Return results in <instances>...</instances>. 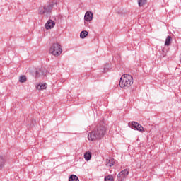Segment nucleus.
<instances>
[{"label": "nucleus", "instance_id": "2eb2a0df", "mask_svg": "<svg viewBox=\"0 0 181 181\" xmlns=\"http://www.w3.org/2000/svg\"><path fill=\"white\" fill-rule=\"evenodd\" d=\"M171 42H172V37L168 35L165 40V46H169Z\"/></svg>", "mask_w": 181, "mask_h": 181}, {"label": "nucleus", "instance_id": "423d86ee", "mask_svg": "<svg viewBox=\"0 0 181 181\" xmlns=\"http://www.w3.org/2000/svg\"><path fill=\"white\" fill-rule=\"evenodd\" d=\"M132 128L136 129V131H139V132H144V127L136 122H132Z\"/></svg>", "mask_w": 181, "mask_h": 181}, {"label": "nucleus", "instance_id": "4be33fe9", "mask_svg": "<svg viewBox=\"0 0 181 181\" xmlns=\"http://www.w3.org/2000/svg\"><path fill=\"white\" fill-rule=\"evenodd\" d=\"M35 77H39V71H36Z\"/></svg>", "mask_w": 181, "mask_h": 181}, {"label": "nucleus", "instance_id": "39448f33", "mask_svg": "<svg viewBox=\"0 0 181 181\" xmlns=\"http://www.w3.org/2000/svg\"><path fill=\"white\" fill-rule=\"evenodd\" d=\"M129 175V170L128 169H124V170L121 171L117 175V180L118 181H124L127 179V176Z\"/></svg>", "mask_w": 181, "mask_h": 181}, {"label": "nucleus", "instance_id": "f03ea898", "mask_svg": "<svg viewBox=\"0 0 181 181\" xmlns=\"http://www.w3.org/2000/svg\"><path fill=\"white\" fill-rule=\"evenodd\" d=\"M56 5H57V1L56 0H52L47 2L44 6H41L38 8V14L45 18H49L52 16V11Z\"/></svg>", "mask_w": 181, "mask_h": 181}, {"label": "nucleus", "instance_id": "9b49d317", "mask_svg": "<svg viewBox=\"0 0 181 181\" xmlns=\"http://www.w3.org/2000/svg\"><path fill=\"white\" fill-rule=\"evenodd\" d=\"M83 157H84L85 160H87V161L90 160L91 157H92L91 152H90V151L85 152Z\"/></svg>", "mask_w": 181, "mask_h": 181}, {"label": "nucleus", "instance_id": "20e7f679", "mask_svg": "<svg viewBox=\"0 0 181 181\" xmlns=\"http://www.w3.org/2000/svg\"><path fill=\"white\" fill-rule=\"evenodd\" d=\"M62 52V45L57 42L52 44L49 48V53L52 54V56H60Z\"/></svg>", "mask_w": 181, "mask_h": 181}, {"label": "nucleus", "instance_id": "4468645a", "mask_svg": "<svg viewBox=\"0 0 181 181\" xmlns=\"http://www.w3.org/2000/svg\"><path fill=\"white\" fill-rule=\"evenodd\" d=\"M69 181H80L78 177L76 175H71L69 177Z\"/></svg>", "mask_w": 181, "mask_h": 181}, {"label": "nucleus", "instance_id": "0eeeda50", "mask_svg": "<svg viewBox=\"0 0 181 181\" xmlns=\"http://www.w3.org/2000/svg\"><path fill=\"white\" fill-rule=\"evenodd\" d=\"M94 15L91 11H86L84 16V21L85 22H91L93 21Z\"/></svg>", "mask_w": 181, "mask_h": 181}, {"label": "nucleus", "instance_id": "a211bd4d", "mask_svg": "<svg viewBox=\"0 0 181 181\" xmlns=\"http://www.w3.org/2000/svg\"><path fill=\"white\" fill-rule=\"evenodd\" d=\"M146 1L147 0H138V5L139 6H144V5H145V4H146Z\"/></svg>", "mask_w": 181, "mask_h": 181}, {"label": "nucleus", "instance_id": "aec40b11", "mask_svg": "<svg viewBox=\"0 0 181 181\" xmlns=\"http://www.w3.org/2000/svg\"><path fill=\"white\" fill-rule=\"evenodd\" d=\"M160 53H162V54L160 56V57H165V56H166V52H164L163 50H161Z\"/></svg>", "mask_w": 181, "mask_h": 181}, {"label": "nucleus", "instance_id": "f257e3e1", "mask_svg": "<svg viewBox=\"0 0 181 181\" xmlns=\"http://www.w3.org/2000/svg\"><path fill=\"white\" fill-rule=\"evenodd\" d=\"M107 132V127L104 124H98L93 131L89 132L88 134V141H98L105 135Z\"/></svg>", "mask_w": 181, "mask_h": 181}, {"label": "nucleus", "instance_id": "7ed1b4c3", "mask_svg": "<svg viewBox=\"0 0 181 181\" xmlns=\"http://www.w3.org/2000/svg\"><path fill=\"white\" fill-rule=\"evenodd\" d=\"M119 84L121 88H128V87H131L134 84V78L129 74L122 75Z\"/></svg>", "mask_w": 181, "mask_h": 181}, {"label": "nucleus", "instance_id": "ddd939ff", "mask_svg": "<svg viewBox=\"0 0 181 181\" xmlns=\"http://www.w3.org/2000/svg\"><path fill=\"white\" fill-rule=\"evenodd\" d=\"M47 87L46 83H40L37 86V90H45Z\"/></svg>", "mask_w": 181, "mask_h": 181}, {"label": "nucleus", "instance_id": "f3484780", "mask_svg": "<svg viewBox=\"0 0 181 181\" xmlns=\"http://www.w3.org/2000/svg\"><path fill=\"white\" fill-rule=\"evenodd\" d=\"M105 181H114V177H112V175H111L105 176Z\"/></svg>", "mask_w": 181, "mask_h": 181}, {"label": "nucleus", "instance_id": "412c9836", "mask_svg": "<svg viewBox=\"0 0 181 181\" xmlns=\"http://www.w3.org/2000/svg\"><path fill=\"white\" fill-rule=\"evenodd\" d=\"M35 124H36V120H32V124H30V127H32V125H35Z\"/></svg>", "mask_w": 181, "mask_h": 181}, {"label": "nucleus", "instance_id": "5701e85b", "mask_svg": "<svg viewBox=\"0 0 181 181\" xmlns=\"http://www.w3.org/2000/svg\"><path fill=\"white\" fill-rule=\"evenodd\" d=\"M84 25H85V26H88V23H87V21H85V22H84Z\"/></svg>", "mask_w": 181, "mask_h": 181}, {"label": "nucleus", "instance_id": "f8f14e48", "mask_svg": "<svg viewBox=\"0 0 181 181\" xmlns=\"http://www.w3.org/2000/svg\"><path fill=\"white\" fill-rule=\"evenodd\" d=\"M88 36V32L87 30L81 31L80 33L81 39H86Z\"/></svg>", "mask_w": 181, "mask_h": 181}, {"label": "nucleus", "instance_id": "9d476101", "mask_svg": "<svg viewBox=\"0 0 181 181\" xmlns=\"http://www.w3.org/2000/svg\"><path fill=\"white\" fill-rule=\"evenodd\" d=\"M5 165H6V158L2 156H0V170H2V169L5 168Z\"/></svg>", "mask_w": 181, "mask_h": 181}, {"label": "nucleus", "instance_id": "1a4fd4ad", "mask_svg": "<svg viewBox=\"0 0 181 181\" xmlns=\"http://www.w3.org/2000/svg\"><path fill=\"white\" fill-rule=\"evenodd\" d=\"M115 163V160H114V158H107L105 160V165L108 168H111L114 166Z\"/></svg>", "mask_w": 181, "mask_h": 181}, {"label": "nucleus", "instance_id": "6e6552de", "mask_svg": "<svg viewBox=\"0 0 181 181\" xmlns=\"http://www.w3.org/2000/svg\"><path fill=\"white\" fill-rule=\"evenodd\" d=\"M54 26H56V23L51 19L48 20L45 25V28L47 30H49V29H53Z\"/></svg>", "mask_w": 181, "mask_h": 181}, {"label": "nucleus", "instance_id": "6ab92c4d", "mask_svg": "<svg viewBox=\"0 0 181 181\" xmlns=\"http://www.w3.org/2000/svg\"><path fill=\"white\" fill-rule=\"evenodd\" d=\"M26 80H27V78H26L25 76H21L19 78V82L20 83H26Z\"/></svg>", "mask_w": 181, "mask_h": 181}, {"label": "nucleus", "instance_id": "dca6fc26", "mask_svg": "<svg viewBox=\"0 0 181 181\" xmlns=\"http://www.w3.org/2000/svg\"><path fill=\"white\" fill-rule=\"evenodd\" d=\"M108 70H111V65H110V64H106L103 67V73H107Z\"/></svg>", "mask_w": 181, "mask_h": 181}]
</instances>
